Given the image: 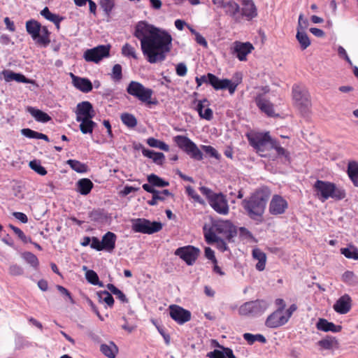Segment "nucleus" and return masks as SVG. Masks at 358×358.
Listing matches in <instances>:
<instances>
[{"label":"nucleus","instance_id":"f257e3e1","mask_svg":"<svg viewBox=\"0 0 358 358\" xmlns=\"http://www.w3.org/2000/svg\"><path fill=\"white\" fill-rule=\"evenodd\" d=\"M271 196L268 188L257 189L250 196L241 201V206L246 215L252 220L262 222L266 207Z\"/></svg>","mask_w":358,"mask_h":358},{"label":"nucleus","instance_id":"f03ea898","mask_svg":"<svg viewBox=\"0 0 358 358\" xmlns=\"http://www.w3.org/2000/svg\"><path fill=\"white\" fill-rule=\"evenodd\" d=\"M313 189L322 201L329 198L339 201L346 196L345 191L342 187H338L334 183L328 181L317 180L313 185Z\"/></svg>","mask_w":358,"mask_h":358},{"label":"nucleus","instance_id":"7ed1b4c3","mask_svg":"<svg viewBox=\"0 0 358 358\" xmlns=\"http://www.w3.org/2000/svg\"><path fill=\"white\" fill-rule=\"evenodd\" d=\"M27 34L38 45L46 48L50 43L51 32L46 26H43L35 19H30L25 23Z\"/></svg>","mask_w":358,"mask_h":358},{"label":"nucleus","instance_id":"20e7f679","mask_svg":"<svg viewBox=\"0 0 358 358\" xmlns=\"http://www.w3.org/2000/svg\"><path fill=\"white\" fill-rule=\"evenodd\" d=\"M127 92L141 101L142 103H145L148 107L151 105L157 104V99L152 100V95L153 94L152 90L145 87L143 84L137 81H131L127 88Z\"/></svg>","mask_w":358,"mask_h":358},{"label":"nucleus","instance_id":"39448f33","mask_svg":"<svg viewBox=\"0 0 358 358\" xmlns=\"http://www.w3.org/2000/svg\"><path fill=\"white\" fill-rule=\"evenodd\" d=\"M266 299H256L243 303L238 309V314L249 317H258L262 315L270 306Z\"/></svg>","mask_w":358,"mask_h":358},{"label":"nucleus","instance_id":"423d86ee","mask_svg":"<svg viewBox=\"0 0 358 358\" xmlns=\"http://www.w3.org/2000/svg\"><path fill=\"white\" fill-rule=\"evenodd\" d=\"M174 142L192 159L201 161L203 159V153L190 138L185 136L178 135L174 137Z\"/></svg>","mask_w":358,"mask_h":358},{"label":"nucleus","instance_id":"0eeeda50","mask_svg":"<svg viewBox=\"0 0 358 358\" xmlns=\"http://www.w3.org/2000/svg\"><path fill=\"white\" fill-rule=\"evenodd\" d=\"M247 138L249 144L256 150L257 152L270 150L271 145L274 140L270 136L269 132L248 134Z\"/></svg>","mask_w":358,"mask_h":358},{"label":"nucleus","instance_id":"6e6552de","mask_svg":"<svg viewBox=\"0 0 358 358\" xmlns=\"http://www.w3.org/2000/svg\"><path fill=\"white\" fill-rule=\"evenodd\" d=\"M292 96L295 105L301 112H306L311 105L310 94L306 88L301 85L294 84L292 87Z\"/></svg>","mask_w":358,"mask_h":358},{"label":"nucleus","instance_id":"1a4fd4ad","mask_svg":"<svg viewBox=\"0 0 358 358\" xmlns=\"http://www.w3.org/2000/svg\"><path fill=\"white\" fill-rule=\"evenodd\" d=\"M110 44L99 45L86 50L83 54V58L87 62L99 64L104 58L110 57Z\"/></svg>","mask_w":358,"mask_h":358},{"label":"nucleus","instance_id":"9d476101","mask_svg":"<svg viewBox=\"0 0 358 358\" xmlns=\"http://www.w3.org/2000/svg\"><path fill=\"white\" fill-rule=\"evenodd\" d=\"M173 38L166 30L158 28V62L166 59V54L172 48Z\"/></svg>","mask_w":358,"mask_h":358},{"label":"nucleus","instance_id":"9b49d317","mask_svg":"<svg viewBox=\"0 0 358 358\" xmlns=\"http://www.w3.org/2000/svg\"><path fill=\"white\" fill-rule=\"evenodd\" d=\"M131 230L135 233L153 234L157 232V221L145 218H134L131 220Z\"/></svg>","mask_w":358,"mask_h":358},{"label":"nucleus","instance_id":"f8f14e48","mask_svg":"<svg viewBox=\"0 0 358 358\" xmlns=\"http://www.w3.org/2000/svg\"><path fill=\"white\" fill-rule=\"evenodd\" d=\"M134 36L141 42L157 36V27L145 20L139 21L134 27Z\"/></svg>","mask_w":358,"mask_h":358},{"label":"nucleus","instance_id":"ddd939ff","mask_svg":"<svg viewBox=\"0 0 358 358\" xmlns=\"http://www.w3.org/2000/svg\"><path fill=\"white\" fill-rule=\"evenodd\" d=\"M208 85H211L215 90L227 89L231 95L234 94L238 85V83H233L227 78L220 79L211 73H208Z\"/></svg>","mask_w":358,"mask_h":358},{"label":"nucleus","instance_id":"4468645a","mask_svg":"<svg viewBox=\"0 0 358 358\" xmlns=\"http://www.w3.org/2000/svg\"><path fill=\"white\" fill-rule=\"evenodd\" d=\"M200 254V250L193 245L180 247L175 251V255L182 259L187 265L194 264Z\"/></svg>","mask_w":358,"mask_h":358},{"label":"nucleus","instance_id":"2eb2a0df","mask_svg":"<svg viewBox=\"0 0 358 358\" xmlns=\"http://www.w3.org/2000/svg\"><path fill=\"white\" fill-rule=\"evenodd\" d=\"M143 55L151 64L157 63V36L141 42Z\"/></svg>","mask_w":358,"mask_h":358},{"label":"nucleus","instance_id":"dca6fc26","mask_svg":"<svg viewBox=\"0 0 358 358\" xmlns=\"http://www.w3.org/2000/svg\"><path fill=\"white\" fill-rule=\"evenodd\" d=\"M169 309L170 317L178 324H183L191 320V312L178 305H171Z\"/></svg>","mask_w":358,"mask_h":358},{"label":"nucleus","instance_id":"f3484780","mask_svg":"<svg viewBox=\"0 0 358 358\" xmlns=\"http://www.w3.org/2000/svg\"><path fill=\"white\" fill-rule=\"evenodd\" d=\"M288 208V202L280 195L274 194L269 203L268 211L272 215H280Z\"/></svg>","mask_w":358,"mask_h":358},{"label":"nucleus","instance_id":"a211bd4d","mask_svg":"<svg viewBox=\"0 0 358 358\" xmlns=\"http://www.w3.org/2000/svg\"><path fill=\"white\" fill-rule=\"evenodd\" d=\"M264 93H259L255 99V103L261 111L266 113L268 116L272 117L274 115V108L273 103L265 97V94L269 92L268 87H262Z\"/></svg>","mask_w":358,"mask_h":358},{"label":"nucleus","instance_id":"6ab92c4d","mask_svg":"<svg viewBox=\"0 0 358 358\" xmlns=\"http://www.w3.org/2000/svg\"><path fill=\"white\" fill-rule=\"evenodd\" d=\"M213 227L217 234H222L229 242L233 241V238L237 235L235 226L228 220L219 221Z\"/></svg>","mask_w":358,"mask_h":358},{"label":"nucleus","instance_id":"aec40b11","mask_svg":"<svg viewBox=\"0 0 358 358\" xmlns=\"http://www.w3.org/2000/svg\"><path fill=\"white\" fill-rule=\"evenodd\" d=\"M211 208L220 215H227L229 211L228 201L222 193H217L209 201Z\"/></svg>","mask_w":358,"mask_h":358},{"label":"nucleus","instance_id":"412c9836","mask_svg":"<svg viewBox=\"0 0 358 358\" xmlns=\"http://www.w3.org/2000/svg\"><path fill=\"white\" fill-rule=\"evenodd\" d=\"M76 115V120L93 119L96 113L91 102L83 101L77 104Z\"/></svg>","mask_w":358,"mask_h":358},{"label":"nucleus","instance_id":"4be33fe9","mask_svg":"<svg viewBox=\"0 0 358 358\" xmlns=\"http://www.w3.org/2000/svg\"><path fill=\"white\" fill-rule=\"evenodd\" d=\"M192 105L195 106L194 108L198 112L201 118L208 121L213 119V110L209 108L210 101L206 98L202 100L195 99L192 101Z\"/></svg>","mask_w":358,"mask_h":358},{"label":"nucleus","instance_id":"5701e85b","mask_svg":"<svg viewBox=\"0 0 358 358\" xmlns=\"http://www.w3.org/2000/svg\"><path fill=\"white\" fill-rule=\"evenodd\" d=\"M242 6L240 15L250 21L258 15L257 8L252 0H238Z\"/></svg>","mask_w":358,"mask_h":358},{"label":"nucleus","instance_id":"b1692460","mask_svg":"<svg viewBox=\"0 0 358 358\" xmlns=\"http://www.w3.org/2000/svg\"><path fill=\"white\" fill-rule=\"evenodd\" d=\"M254 49L253 45L250 42L242 43L236 41L234 43V48L231 53L235 55L240 61H245L246 57Z\"/></svg>","mask_w":358,"mask_h":358},{"label":"nucleus","instance_id":"393cba45","mask_svg":"<svg viewBox=\"0 0 358 358\" xmlns=\"http://www.w3.org/2000/svg\"><path fill=\"white\" fill-rule=\"evenodd\" d=\"M220 8H223L225 15L229 16L235 22L239 23L241 22L240 6L234 1H226Z\"/></svg>","mask_w":358,"mask_h":358},{"label":"nucleus","instance_id":"a878e982","mask_svg":"<svg viewBox=\"0 0 358 358\" xmlns=\"http://www.w3.org/2000/svg\"><path fill=\"white\" fill-rule=\"evenodd\" d=\"M88 217L91 221L101 224L110 223L112 220L111 214L101 208H93L88 213Z\"/></svg>","mask_w":358,"mask_h":358},{"label":"nucleus","instance_id":"bb28decb","mask_svg":"<svg viewBox=\"0 0 358 358\" xmlns=\"http://www.w3.org/2000/svg\"><path fill=\"white\" fill-rule=\"evenodd\" d=\"M1 74L3 76L4 80L6 83L11 81L24 84H32L35 83L34 80L26 77L23 73H16L9 69L3 70Z\"/></svg>","mask_w":358,"mask_h":358},{"label":"nucleus","instance_id":"cd10ccee","mask_svg":"<svg viewBox=\"0 0 358 358\" xmlns=\"http://www.w3.org/2000/svg\"><path fill=\"white\" fill-rule=\"evenodd\" d=\"M288 322V317L282 315L280 310H276L268 316L266 320L265 325L269 328H278L284 325Z\"/></svg>","mask_w":358,"mask_h":358},{"label":"nucleus","instance_id":"c85d7f7f","mask_svg":"<svg viewBox=\"0 0 358 358\" xmlns=\"http://www.w3.org/2000/svg\"><path fill=\"white\" fill-rule=\"evenodd\" d=\"M73 86L83 93H88L93 89L91 80L87 78H82L70 73Z\"/></svg>","mask_w":358,"mask_h":358},{"label":"nucleus","instance_id":"c756f323","mask_svg":"<svg viewBox=\"0 0 358 358\" xmlns=\"http://www.w3.org/2000/svg\"><path fill=\"white\" fill-rule=\"evenodd\" d=\"M352 306L351 297L345 294L341 296L334 305V310L339 314L348 313Z\"/></svg>","mask_w":358,"mask_h":358},{"label":"nucleus","instance_id":"7c9ffc66","mask_svg":"<svg viewBox=\"0 0 358 358\" xmlns=\"http://www.w3.org/2000/svg\"><path fill=\"white\" fill-rule=\"evenodd\" d=\"M117 235L111 231L106 232L101 238L103 251L112 252L115 248Z\"/></svg>","mask_w":358,"mask_h":358},{"label":"nucleus","instance_id":"2f4dec72","mask_svg":"<svg viewBox=\"0 0 358 358\" xmlns=\"http://www.w3.org/2000/svg\"><path fill=\"white\" fill-rule=\"evenodd\" d=\"M217 345L221 350L215 349L209 352L207 354L208 358H236L231 348L220 345L218 343Z\"/></svg>","mask_w":358,"mask_h":358},{"label":"nucleus","instance_id":"473e14b6","mask_svg":"<svg viewBox=\"0 0 358 358\" xmlns=\"http://www.w3.org/2000/svg\"><path fill=\"white\" fill-rule=\"evenodd\" d=\"M94 187V183L89 178H84L78 180L76 183V190L83 196L88 195Z\"/></svg>","mask_w":358,"mask_h":358},{"label":"nucleus","instance_id":"72a5a7b5","mask_svg":"<svg viewBox=\"0 0 358 358\" xmlns=\"http://www.w3.org/2000/svg\"><path fill=\"white\" fill-rule=\"evenodd\" d=\"M316 327L318 330L324 332L331 331L334 333L340 332L342 330V326L336 325L331 322H329L324 318H320L316 323Z\"/></svg>","mask_w":358,"mask_h":358},{"label":"nucleus","instance_id":"f704fd0d","mask_svg":"<svg viewBox=\"0 0 358 358\" xmlns=\"http://www.w3.org/2000/svg\"><path fill=\"white\" fill-rule=\"evenodd\" d=\"M27 111L38 122L47 123L52 120L47 113L35 107L28 106Z\"/></svg>","mask_w":358,"mask_h":358},{"label":"nucleus","instance_id":"c9c22d12","mask_svg":"<svg viewBox=\"0 0 358 358\" xmlns=\"http://www.w3.org/2000/svg\"><path fill=\"white\" fill-rule=\"evenodd\" d=\"M100 351L108 358H115L119 352V348L113 341H110L108 344H101Z\"/></svg>","mask_w":358,"mask_h":358},{"label":"nucleus","instance_id":"e433bc0d","mask_svg":"<svg viewBox=\"0 0 358 358\" xmlns=\"http://www.w3.org/2000/svg\"><path fill=\"white\" fill-rule=\"evenodd\" d=\"M80 122L79 129L83 134H92L97 124L92 119L76 120Z\"/></svg>","mask_w":358,"mask_h":358},{"label":"nucleus","instance_id":"4c0bfd02","mask_svg":"<svg viewBox=\"0 0 358 358\" xmlns=\"http://www.w3.org/2000/svg\"><path fill=\"white\" fill-rule=\"evenodd\" d=\"M83 270L86 271L85 279L90 284L97 285L100 287H104L103 282L99 280V275L96 271L92 269H87L86 266H83Z\"/></svg>","mask_w":358,"mask_h":358},{"label":"nucleus","instance_id":"58836bf2","mask_svg":"<svg viewBox=\"0 0 358 358\" xmlns=\"http://www.w3.org/2000/svg\"><path fill=\"white\" fill-rule=\"evenodd\" d=\"M252 257L254 259L258 260L257 264H256V268L259 271H264L266 266V255L259 248L253 249L252 250Z\"/></svg>","mask_w":358,"mask_h":358},{"label":"nucleus","instance_id":"ea45409f","mask_svg":"<svg viewBox=\"0 0 358 358\" xmlns=\"http://www.w3.org/2000/svg\"><path fill=\"white\" fill-rule=\"evenodd\" d=\"M66 164L72 170L78 173H85L89 171V167L86 164L76 159H68Z\"/></svg>","mask_w":358,"mask_h":358},{"label":"nucleus","instance_id":"a19ab883","mask_svg":"<svg viewBox=\"0 0 358 358\" xmlns=\"http://www.w3.org/2000/svg\"><path fill=\"white\" fill-rule=\"evenodd\" d=\"M21 257L34 270L36 271L39 268V260L34 253L31 252H23L21 253Z\"/></svg>","mask_w":358,"mask_h":358},{"label":"nucleus","instance_id":"79ce46f5","mask_svg":"<svg viewBox=\"0 0 358 358\" xmlns=\"http://www.w3.org/2000/svg\"><path fill=\"white\" fill-rule=\"evenodd\" d=\"M96 294L98 296L99 303L104 302L108 307H113L115 300L111 292L110 293L107 290H101L97 292Z\"/></svg>","mask_w":358,"mask_h":358},{"label":"nucleus","instance_id":"37998d69","mask_svg":"<svg viewBox=\"0 0 358 358\" xmlns=\"http://www.w3.org/2000/svg\"><path fill=\"white\" fill-rule=\"evenodd\" d=\"M348 174L355 186L358 187V163L350 162L348 166Z\"/></svg>","mask_w":358,"mask_h":358},{"label":"nucleus","instance_id":"c03bdc74","mask_svg":"<svg viewBox=\"0 0 358 358\" xmlns=\"http://www.w3.org/2000/svg\"><path fill=\"white\" fill-rule=\"evenodd\" d=\"M317 345L324 350H331L334 347H338L337 339L331 336H327L324 338L318 341Z\"/></svg>","mask_w":358,"mask_h":358},{"label":"nucleus","instance_id":"a18cd8bd","mask_svg":"<svg viewBox=\"0 0 358 358\" xmlns=\"http://www.w3.org/2000/svg\"><path fill=\"white\" fill-rule=\"evenodd\" d=\"M340 252L348 259L358 260V248L352 244H349L347 248H341Z\"/></svg>","mask_w":358,"mask_h":358},{"label":"nucleus","instance_id":"49530a36","mask_svg":"<svg viewBox=\"0 0 358 358\" xmlns=\"http://www.w3.org/2000/svg\"><path fill=\"white\" fill-rule=\"evenodd\" d=\"M148 183H145L143 185V189L148 193H157V174L151 173L148 176Z\"/></svg>","mask_w":358,"mask_h":358},{"label":"nucleus","instance_id":"de8ad7c7","mask_svg":"<svg viewBox=\"0 0 358 358\" xmlns=\"http://www.w3.org/2000/svg\"><path fill=\"white\" fill-rule=\"evenodd\" d=\"M122 123L129 128H134L138 124L136 117L131 113H123L120 115Z\"/></svg>","mask_w":358,"mask_h":358},{"label":"nucleus","instance_id":"09e8293b","mask_svg":"<svg viewBox=\"0 0 358 358\" xmlns=\"http://www.w3.org/2000/svg\"><path fill=\"white\" fill-rule=\"evenodd\" d=\"M40 14L47 20L54 23L57 20H64V16H61L59 14L52 13L50 9L45 6L41 12Z\"/></svg>","mask_w":358,"mask_h":358},{"label":"nucleus","instance_id":"8fccbe9b","mask_svg":"<svg viewBox=\"0 0 358 358\" xmlns=\"http://www.w3.org/2000/svg\"><path fill=\"white\" fill-rule=\"evenodd\" d=\"M106 287L111 292V294H114L117 297V299H118L121 302L128 303L129 300L126 295L115 285L112 283H108L106 285Z\"/></svg>","mask_w":358,"mask_h":358},{"label":"nucleus","instance_id":"3c124183","mask_svg":"<svg viewBox=\"0 0 358 358\" xmlns=\"http://www.w3.org/2000/svg\"><path fill=\"white\" fill-rule=\"evenodd\" d=\"M296 38L302 50L306 49L310 45V41L305 31L297 30Z\"/></svg>","mask_w":358,"mask_h":358},{"label":"nucleus","instance_id":"603ef678","mask_svg":"<svg viewBox=\"0 0 358 358\" xmlns=\"http://www.w3.org/2000/svg\"><path fill=\"white\" fill-rule=\"evenodd\" d=\"M99 5L107 17H111V13L115 8V3L113 0H100Z\"/></svg>","mask_w":358,"mask_h":358},{"label":"nucleus","instance_id":"864d4df0","mask_svg":"<svg viewBox=\"0 0 358 358\" xmlns=\"http://www.w3.org/2000/svg\"><path fill=\"white\" fill-rule=\"evenodd\" d=\"M274 149L276 151V153L280 157H285V159L287 161H289V152L285 148L280 146V143L273 140L272 145H271V150Z\"/></svg>","mask_w":358,"mask_h":358},{"label":"nucleus","instance_id":"5fc2aeb1","mask_svg":"<svg viewBox=\"0 0 358 358\" xmlns=\"http://www.w3.org/2000/svg\"><path fill=\"white\" fill-rule=\"evenodd\" d=\"M243 338L248 342V344L252 345L255 341H258L262 343H266V339L262 334H252L250 333H245L243 334Z\"/></svg>","mask_w":358,"mask_h":358},{"label":"nucleus","instance_id":"6e6d98bb","mask_svg":"<svg viewBox=\"0 0 358 358\" xmlns=\"http://www.w3.org/2000/svg\"><path fill=\"white\" fill-rule=\"evenodd\" d=\"M29 166L31 169L41 176H45L48 173L46 169L41 165L40 160L33 159L29 162Z\"/></svg>","mask_w":358,"mask_h":358},{"label":"nucleus","instance_id":"4d7b16f0","mask_svg":"<svg viewBox=\"0 0 358 358\" xmlns=\"http://www.w3.org/2000/svg\"><path fill=\"white\" fill-rule=\"evenodd\" d=\"M8 227L11 229L13 232L17 236V237L24 243H32V239L31 237H27L24 233L18 227L14 226L12 224H8Z\"/></svg>","mask_w":358,"mask_h":358},{"label":"nucleus","instance_id":"13d9d810","mask_svg":"<svg viewBox=\"0 0 358 358\" xmlns=\"http://www.w3.org/2000/svg\"><path fill=\"white\" fill-rule=\"evenodd\" d=\"M185 191L187 195L189 196L192 199H193V200L195 202L202 205L205 204L204 200L201 198V196L196 192L193 187H192L191 186H187L185 188Z\"/></svg>","mask_w":358,"mask_h":358},{"label":"nucleus","instance_id":"bf43d9fd","mask_svg":"<svg viewBox=\"0 0 358 358\" xmlns=\"http://www.w3.org/2000/svg\"><path fill=\"white\" fill-rule=\"evenodd\" d=\"M111 78L115 81H120L122 78V68L119 64H116L113 66Z\"/></svg>","mask_w":358,"mask_h":358},{"label":"nucleus","instance_id":"052dcab7","mask_svg":"<svg viewBox=\"0 0 358 358\" xmlns=\"http://www.w3.org/2000/svg\"><path fill=\"white\" fill-rule=\"evenodd\" d=\"M8 273L12 276H20L24 274V268L17 264H11L8 268Z\"/></svg>","mask_w":358,"mask_h":358},{"label":"nucleus","instance_id":"680f3d73","mask_svg":"<svg viewBox=\"0 0 358 358\" xmlns=\"http://www.w3.org/2000/svg\"><path fill=\"white\" fill-rule=\"evenodd\" d=\"M122 54L126 57H132L134 59L137 58L134 48L129 43H126L123 45Z\"/></svg>","mask_w":358,"mask_h":358},{"label":"nucleus","instance_id":"e2e57ef3","mask_svg":"<svg viewBox=\"0 0 358 358\" xmlns=\"http://www.w3.org/2000/svg\"><path fill=\"white\" fill-rule=\"evenodd\" d=\"M343 280L350 285H353L357 282V278L352 271H347L343 274Z\"/></svg>","mask_w":358,"mask_h":358},{"label":"nucleus","instance_id":"0e129e2a","mask_svg":"<svg viewBox=\"0 0 358 358\" xmlns=\"http://www.w3.org/2000/svg\"><path fill=\"white\" fill-rule=\"evenodd\" d=\"M21 134L24 136V137L29 138V139H37L38 138V132L36 131H34L30 128H24L22 129Z\"/></svg>","mask_w":358,"mask_h":358},{"label":"nucleus","instance_id":"69168bd1","mask_svg":"<svg viewBox=\"0 0 358 358\" xmlns=\"http://www.w3.org/2000/svg\"><path fill=\"white\" fill-rule=\"evenodd\" d=\"M204 236L206 241L208 244L215 243L220 238L212 229H209L208 232H206Z\"/></svg>","mask_w":358,"mask_h":358},{"label":"nucleus","instance_id":"338daca9","mask_svg":"<svg viewBox=\"0 0 358 358\" xmlns=\"http://www.w3.org/2000/svg\"><path fill=\"white\" fill-rule=\"evenodd\" d=\"M57 289L60 292L61 294L66 296L72 304L75 303V301L72 296L71 293L64 286L57 285H56Z\"/></svg>","mask_w":358,"mask_h":358},{"label":"nucleus","instance_id":"774afa93","mask_svg":"<svg viewBox=\"0 0 358 358\" xmlns=\"http://www.w3.org/2000/svg\"><path fill=\"white\" fill-rule=\"evenodd\" d=\"M201 148L206 154L209 155L210 157L217 159H220V155L213 147L210 145H202Z\"/></svg>","mask_w":358,"mask_h":358}]
</instances>
